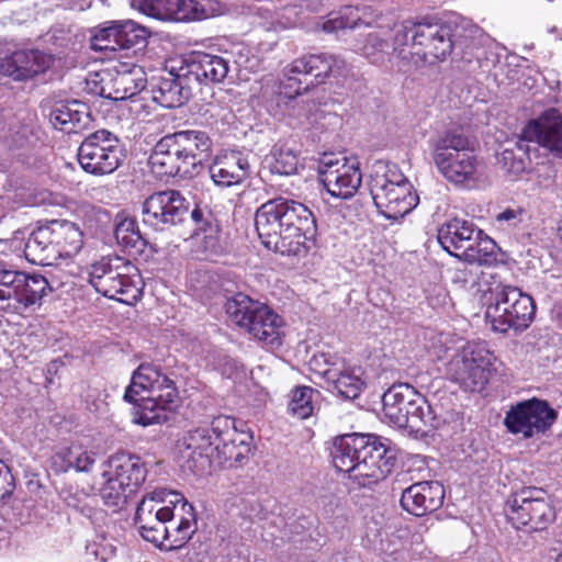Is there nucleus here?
I'll list each match as a JSON object with an SVG mask.
<instances>
[{
  "label": "nucleus",
  "instance_id": "nucleus-53",
  "mask_svg": "<svg viewBox=\"0 0 562 562\" xmlns=\"http://www.w3.org/2000/svg\"><path fill=\"white\" fill-rule=\"evenodd\" d=\"M525 214L526 213L521 207H508L496 215V221L501 225L507 224L508 227H517L518 224L522 222Z\"/></svg>",
  "mask_w": 562,
  "mask_h": 562
},
{
  "label": "nucleus",
  "instance_id": "nucleus-28",
  "mask_svg": "<svg viewBox=\"0 0 562 562\" xmlns=\"http://www.w3.org/2000/svg\"><path fill=\"white\" fill-rule=\"evenodd\" d=\"M183 70L190 76L193 88L222 82L228 74V61L221 56L193 52L183 59Z\"/></svg>",
  "mask_w": 562,
  "mask_h": 562
},
{
  "label": "nucleus",
  "instance_id": "nucleus-19",
  "mask_svg": "<svg viewBox=\"0 0 562 562\" xmlns=\"http://www.w3.org/2000/svg\"><path fill=\"white\" fill-rule=\"evenodd\" d=\"M288 198L279 196L265 202L255 214V227L262 245L276 252L288 256L285 224Z\"/></svg>",
  "mask_w": 562,
  "mask_h": 562
},
{
  "label": "nucleus",
  "instance_id": "nucleus-44",
  "mask_svg": "<svg viewBox=\"0 0 562 562\" xmlns=\"http://www.w3.org/2000/svg\"><path fill=\"white\" fill-rule=\"evenodd\" d=\"M266 162L271 173L290 176L296 172L299 158L293 149L282 145L273 147Z\"/></svg>",
  "mask_w": 562,
  "mask_h": 562
},
{
  "label": "nucleus",
  "instance_id": "nucleus-33",
  "mask_svg": "<svg viewBox=\"0 0 562 562\" xmlns=\"http://www.w3.org/2000/svg\"><path fill=\"white\" fill-rule=\"evenodd\" d=\"M113 475L126 487L128 493H136L147 476V467L143 459L126 451H119L109 460Z\"/></svg>",
  "mask_w": 562,
  "mask_h": 562
},
{
  "label": "nucleus",
  "instance_id": "nucleus-51",
  "mask_svg": "<svg viewBox=\"0 0 562 562\" xmlns=\"http://www.w3.org/2000/svg\"><path fill=\"white\" fill-rule=\"evenodd\" d=\"M137 31L147 32L146 27L132 20L109 21L100 25L99 32L95 35H131Z\"/></svg>",
  "mask_w": 562,
  "mask_h": 562
},
{
  "label": "nucleus",
  "instance_id": "nucleus-38",
  "mask_svg": "<svg viewBox=\"0 0 562 562\" xmlns=\"http://www.w3.org/2000/svg\"><path fill=\"white\" fill-rule=\"evenodd\" d=\"M405 414L407 415V424L403 425L402 428H407L414 432H426V428L437 429L445 424V419L436 413L420 393H418L412 406L408 407V411H405Z\"/></svg>",
  "mask_w": 562,
  "mask_h": 562
},
{
  "label": "nucleus",
  "instance_id": "nucleus-35",
  "mask_svg": "<svg viewBox=\"0 0 562 562\" xmlns=\"http://www.w3.org/2000/svg\"><path fill=\"white\" fill-rule=\"evenodd\" d=\"M172 136L180 145L188 161L193 166L198 172L211 151L213 142L207 132L202 130H182L172 133Z\"/></svg>",
  "mask_w": 562,
  "mask_h": 562
},
{
  "label": "nucleus",
  "instance_id": "nucleus-17",
  "mask_svg": "<svg viewBox=\"0 0 562 562\" xmlns=\"http://www.w3.org/2000/svg\"><path fill=\"white\" fill-rule=\"evenodd\" d=\"M318 173L322 184L335 198H352L361 186L362 175L358 161H349L345 156L324 154Z\"/></svg>",
  "mask_w": 562,
  "mask_h": 562
},
{
  "label": "nucleus",
  "instance_id": "nucleus-4",
  "mask_svg": "<svg viewBox=\"0 0 562 562\" xmlns=\"http://www.w3.org/2000/svg\"><path fill=\"white\" fill-rule=\"evenodd\" d=\"M528 142L562 154L561 112L555 108L546 110L539 117L527 123L515 143L497 153V164L506 173L517 177L529 169L531 160Z\"/></svg>",
  "mask_w": 562,
  "mask_h": 562
},
{
  "label": "nucleus",
  "instance_id": "nucleus-54",
  "mask_svg": "<svg viewBox=\"0 0 562 562\" xmlns=\"http://www.w3.org/2000/svg\"><path fill=\"white\" fill-rule=\"evenodd\" d=\"M13 490V476L9 468L0 460V502L9 497Z\"/></svg>",
  "mask_w": 562,
  "mask_h": 562
},
{
  "label": "nucleus",
  "instance_id": "nucleus-24",
  "mask_svg": "<svg viewBox=\"0 0 562 562\" xmlns=\"http://www.w3.org/2000/svg\"><path fill=\"white\" fill-rule=\"evenodd\" d=\"M91 78L87 79V83L98 85V78L103 81L104 78L101 72L90 75ZM147 76L143 67L138 65H122L121 69L116 70L115 75L111 78L112 91L106 92L103 86L100 89L92 88V91L111 100H126L135 97L142 92L147 86Z\"/></svg>",
  "mask_w": 562,
  "mask_h": 562
},
{
  "label": "nucleus",
  "instance_id": "nucleus-26",
  "mask_svg": "<svg viewBox=\"0 0 562 562\" xmlns=\"http://www.w3.org/2000/svg\"><path fill=\"white\" fill-rule=\"evenodd\" d=\"M193 89L190 76L181 66L178 72L171 70L166 76L155 79L151 83V97L161 106L172 109L187 103L192 97Z\"/></svg>",
  "mask_w": 562,
  "mask_h": 562
},
{
  "label": "nucleus",
  "instance_id": "nucleus-31",
  "mask_svg": "<svg viewBox=\"0 0 562 562\" xmlns=\"http://www.w3.org/2000/svg\"><path fill=\"white\" fill-rule=\"evenodd\" d=\"M168 494L172 497L169 502L173 505L175 516H179L178 524L169 527V535L165 541V548L173 550L182 548L192 538L196 530V520L192 504L177 492Z\"/></svg>",
  "mask_w": 562,
  "mask_h": 562
},
{
  "label": "nucleus",
  "instance_id": "nucleus-56",
  "mask_svg": "<svg viewBox=\"0 0 562 562\" xmlns=\"http://www.w3.org/2000/svg\"><path fill=\"white\" fill-rule=\"evenodd\" d=\"M9 543V537L7 530H0V549Z\"/></svg>",
  "mask_w": 562,
  "mask_h": 562
},
{
  "label": "nucleus",
  "instance_id": "nucleus-21",
  "mask_svg": "<svg viewBox=\"0 0 562 562\" xmlns=\"http://www.w3.org/2000/svg\"><path fill=\"white\" fill-rule=\"evenodd\" d=\"M213 435V422L210 427H198L189 430L180 440L179 452L184 465L194 474L206 473L214 463L218 446Z\"/></svg>",
  "mask_w": 562,
  "mask_h": 562
},
{
  "label": "nucleus",
  "instance_id": "nucleus-2",
  "mask_svg": "<svg viewBox=\"0 0 562 562\" xmlns=\"http://www.w3.org/2000/svg\"><path fill=\"white\" fill-rule=\"evenodd\" d=\"M349 67L345 60L326 53L308 54L296 58L289 66L288 82L283 85L281 95L288 97L294 104L290 115L296 117L300 123H312L316 120L318 106L310 99L296 100V97L310 89L334 79L340 83L349 75Z\"/></svg>",
  "mask_w": 562,
  "mask_h": 562
},
{
  "label": "nucleus",
  "instance_id": "nucleus-52",
  "mask_svg": "<svg viewBox=\"0 0 562 562\" xmlns=\"http://www.w3.org/2000/svg\"><path fill=\"white\" fill-rule=\"evenodd\" d=\"M335 357L330 353L321 352L314 355L310 360V369L325 380V372L331 371L337 367Z\"/></svg>",
  "mask_w": 562,
  "mask_h": 562
},
{
  "label": "nucleus",
  "instance_id": "nucleus-60",
  "mask_svg": "<svg viewBox=\"0 0 562 562\" xmlns=\"http://www.w3.org/2000/svg\"><path fill=\"white\" fill-rule=\"evenodd\" d=\"M415 40H416V36H413V37H412L413 46H415V45H416V44H415Z\"/></svg>",
  "mask_w": 562,
  "mask_h": 562
},
{
  "label": "nucleus",
  "instance_id": "nucleus-25",
  "mask_svg": "<svg viewBox=\"0 0 562 562\" xmlns=\"http://www.w3.org/2000/svg\"><path fill=\"white\" fill-rule=\"evenodd\" d=\"M445 487L438 481H422L406 487L401 495V507L411 515L423 517L443 505Z\"/></svg>",
  "mask_w": 562,
  "mask_h": 562
},
{
  "label": "nucleus",
  "instance_id": "nucleus-57",
  "mask_svg": "<svg viewBox=\"0 0 562 562\" xmlns=\"http://www.w3.org/2000/svg\"><path fill=\"white\" fill-rule=\"evenodd\" d=\"M53 369H54V370H56V361H53V362L48 366L47 371H48V372H52V370H53Z\"/></svg>",
  "mask_w": 562,
  "mask_h": 562
},
{
  "label": "nucleus",
  "instance_id": "nucleus-10",
  "mask_svg": "<svg viewBox=\"0 0 562 562\" xmlns=\"http://www.w3.org/2000/svg\"><path fill=\"white\" fill-rule=\"evenodd\" d=\"M492 295L485 318L494 331L505 334L509 329L521 331L528 328L536 312L530 295L510 285L496 288Z\"/></svg>",
  "mask_w": 562,
  "mask_h": 562
},
{
  "label": "nucleus",
  "instance_id": "nucleus-16",
  "mask_svg": "<svg viewBox=\"0 0 562 562\" xmlns=\"http://www.w3.org/2000/svg\"><path fill=\"white\" fill-rule=\"evenodd\" d=\"M557 417V412L548 402L533 397L512 406L506 413L504 425L510 434L528 439L543 435Z\"/></svg>",
  "mask_w": 562,
  "mask_h": 562
},
{
  "label": "nucleus",
  "instance_id": "nucleus-22",
  "mask_svg": "<svg viewBox=\"0 0 562 562\" xmlns=\"http://www.w3.org/2000/svg\"><path fill=\"white\" fill-rule=\"evenodd\" d=\"M285 243L288 256L305 255L314 245L317 235L316 218L303 203L289 199Z\"/></svg>",
  "mask_w": 562,
  "mask_h": 562
},
{
  "label": "nucleus",
  "instance_id": "nucleus-6",
  "mask_svg": "<svg viewBox=\"0 0 562 562\" xmlns=\"http://www.w3.org/2000/svg\"><path fill=\"white\" fill-rule=\"evenodd\" d=\"M437 239L450 256L468 263L490 266L496 261V243L471 221H448L438 229Z\"/></svg>",
  "mask_w": 562,
  "mask_h": 562
},
{
  "label": "nucleus",
  "instance_id": "nucleus-46",
  "mask_svg": "<svg viewBox=\"0 0 562 562\" xmlns=\"http://www.w3.org/2000/svg\"><path fill=\"white\" fill-rule=\"evenodd\" d=\"M359 21V9L352 5H344L339 10L328 13L322 30L326 33H336L355 27Z\"/></svg>",
  "mask_w": 562,
  "mask_h": 562
},
{
  "label": "nucleus",
  "instance_id": "nucleus-32",
  "mask_svg": "<svg viewBox=\"0 0 562 562\" xmlns=\"http://www.w3.org/2000/svg\"><path fill=\"white\" fill-rule=\"evenodd\" d=\"M418 392L407 383H397L389 387L382 395L384 417L397 427L407 424L405 411L412 406Z\"/></svg>",
  "mask_w": 562,
  "mask_h": 562
},
{
  "label": "nucleus",
  "instance_id": "nucleus-11",
  "mask_svg": "<svg viewBox=\"0 0 562 562\" xmlns=\"http://www.w3.org/2000/svg\"><path fill=\"white\" fill-rule=\"evenodd\" d=\"M505 514L515 528H526L529 532L546 530L557 517L550 495L536 486L512 493L505 504Z\"/></svg>",
  "mask_w": 562,
  "mask_h": 562
},
{
  "label": "nucleus",
  "instance_id": "nucleus-7",
  "mask_svg": "<svg viewBox=\"0 0 562 562\" xmlns=\"http://www.w3.org/2000/svg\"><path fill=\"white\" fill-rule=\"evenodd\" d=\"M224 310L228 319L254 339L270 348L281 346L283 319L266 303L239 292L227 297Z\"/></svg>",
  "mask_w": 562,
  "mask_h": 562
},
{
  "label": "nucleus",
  "instance_id": "nucleus-15",
  "mask_svg": "<svg viewBox=\"0 0 562 562\" xmlns=\"http://www.w3.org/2000/svg\"><path fill=\"white\" fill-rule=\"evenodd\" d=\"M52 291L48 280L40 273L0 269V301L7 303L5 310L33 306Z\"/></svg>",
  "mask_w": 562,
  "mask_h": 562
},
{
  "label": "nucleus",
  "instance_id": "nucleus-1",
  "mask_svg": "<svg viewBox=\"0 0 562 562\" xmlns=\"http://www.w3.org/2000/svg\"><path fill=\"white\" fill-rule=\"evenodd\" d=\"M330 457L334 467L348 473L360 487H371L383 481L396 462L394 451L380 437L358 432L336 437Z\"/></svg>",
  "mask_w": 562,
  "mask_h": 562
},
{
  "label": "nucleus",
  "instance_id": "nucleus-37",
  "mask_svg": "<svg viewBox=\"0 0 562 562\" xmlns=\"http://www.w3.org/2000/svg\"><path fill=\"white\" fill-rule=\"evenodd\" d=\"M113 233L117 245L132 255L142 254L147 246L136 218L124 212L115 215Z\"/></svg>",
  "mask_w": 562,
  "mask_h": 562
},
{
  "label": "nucleus",
  "instance_id": "nucleus-49",
  "mask_svg": "<svg viewBox=\"0 0 562 562\" xmlns=\"http://www.w3.org/2000/svg\"><path fill=\"white\" fill-rule=\"evenodd\" d=\"M367 539L371 548L380 554H392L401 546L400 538L389 529H378L373 535L368 531Z\"/></svg>",
  "mask_w": 562,
  "mask_h": 562
},
{
  "label": "nucleus",
  "instance_id": "nucleus-59",
  "mask_svg": "<svg viewBox=\"0 0 562 562\" xmlns=\"http://www.w3.org/2000/svg\"><path fill=\"white\" fill-rule=\"evenodd\" d=\"M559 233H560L561 238H562V224L559 226Z\"/></svg>",
  "mask_w": 562,
  "mask_h": 562
},
{
  "label": "nucleus",
  "instance_id": "nucleus-27",
  "mask_svg": "<svg viewBox=\"0 0 562 562\" xmlns=\"http://www.w3.org/2000/svg\"><path fill=\"white\" fill-rule=\"evenodd\" d=\"M54 61L53 55L38 49L18 50L1 64V69L13 80L24 81L44 74Z\"/></svg>",
  "mask_w": 562,
  "mask_h": 562
},
{
  "label": "nucleus",
  "instance_id": "nucleus-47",
  "mask_svg": "<svg viewBox=\"0 0 562 562\" xmlns=\"http://www.w3.org/2000/svg\"><path fill=\"white\" fill-rule=\"evenodd\" d=\"M133 494L128 493L127 487L113 474L106 479L100 490L103 503L114 509L122 508Z\"/></svg>",
  "mask_w": 562,
  "mask_h": 562
},
{
  "label": "nucleus",
  "instance_id": "nucleus-3",
  "mask_svg": "<svg viewBox=\"0 0 562 562\" xmlns=\"http://www.w3.org/2000/svg\"><path fill=\"white\" fill-rule=\"evenodd\" d=\"M124 400L135 405L133 422L144 427L168 420L179 403L175 381L154 363H140L133 372Z\"/></svg>",
  "mask_w": 562,
  "mask_h": 562
},
{
  "label": "nucleus",
  "instance_id": "nucleus-8",
  "mask_svg": "<svg viewBox=\"0 0 562 562\" xmlns=\"http://www.w3.org/2000/svg\"><path fill=\"white\" fill-rule=\"evenodd\" d=\"M89 282L105 297L133 304L142 296V277L136 266L119 256L103 257L93 263Z\"/></svg>",
  "mask_w": 562,
  "mask_h": 562
},
{
  "label": "nucleus",
  "instance_id": "nucleus-29",
  "mask_svg": "<svg viewBox=\"0 0 562 562\" xmlns=\"http://www.w3.org/2000/svg\"><path fill=\"white\" fill-rule=\"evenodd\" d=\"M209 175L215 186L229 188L249 177L250 165L243 153L232 150L214 159L209 167Z\"/></svg>",
  "mask_w": 562,
  "mask_h": 562
},
{
  "label": "nucleus",
  "instance_id": "nucleus-58",
  "mask_svg": "<svg viewBox=\"0 0 562 562\" xmlns=\"http://www.w3.org/2000/svg\"><path fill=\"white\" fill-rule=\"evenodd\" d=\"M555 562H562V552L555 558Z\"/></svg>",
  "mask_w": 562,
  "mask_h": 562
},
{
  "label": "nucleus",
  "instance_id": "nucleus-42",
  "mask_svg": "<svg viewBox=\"0 0 562 562\" xmlns=\"http://www.w3.org/2000/svg\"><path fill=\"white\" fill-rule=\"evenodd\" d=\"M147 37H90L89 47L102 53V58H113L117 53L128 56V50L136 44L147 45Z\"/></svg>",
  "mask_w": 562,
  "mask_h": 562
},
{
  "label": "nucleus",
  "instance_id": "nucleus-18",
  "mask_svg": "<svg viewBox=\"0 0 562 562\" xmlns=\"http://www.w3.org/2000/svg\"><path fill=\"white\" fill-rule=\"evenodd\" d=\"M166 490L154 491L144 497L136 508L135 524L144 540L157 547H165L169 535V527L166 526L175 518V508L164 506L157 508V503H162L169 495Z\"/></svg>",
  "mask_w": 562,
  "mask_h": 562
},
{
  "label": "nucleus",
  "instance_id": "nucleus-36",
  "mask_svg": "<svg viewBox=\"0 0 562 562\" xmlns=\"http://www.w3.org/2000/svg\"><path fill=\"white\" fill-rule=\"evenodd\" d=\"M24 256L29 262L40 266L58 261L47 224L31 232L24 245Z\"/></svg>",
  "mask_w": 562,
  "mask_h": 562
},
{
  "label": "nucleus",
  "instance_id": "nucleus-23",
  "mask_svg": "<svg viewBox=\"0 0 562 562\" xmlns=\"http://www.w3.org/2000/svg\"><path fill=\"white\" fill-rule=\"evenodd\" d=\"M148 164L159 177L191 178L196 175L172 134L161 137L155 145Z\"/></svg>",
  "mask_w": 562,
  "mask_h": 562
},
{
  "label": "nucleus",
  "instance_id": "nucleus-39",
  "mask_svg": "<svg viewBox=\"0 0 562 562\" xmlns=\"http://www.w3.org/2000/svg\"><path fill=\"white\" fill-rule=\"evenodd\" d=\"M88 117L87 105L77 100L57 103L49 114L53 125L67 132L83 127Z\"/></svg>",
  "mask_w": 562,
  "mask_h": 562
},
{
  "label": "nucleus",
  "instance_id": "nucleus-55",
  "mask_svg": "<svg viewBox=\"0 0 562 562\" xmlns=\"http://www.w3.org/2000/svg\"><path fill=\"white\" fill-rule=\"evenodd\" d=\"M240 513L250 520L263 518V507L255 498L243 499Z\"/></svg>",
  "mask_w": 562,
  "mask_h": 562
},
{
  "label": "nucleus",
  "instance_id": "nucleus-45",
  "mask_svg": "<svg viewBox=\"0 0 562 562\" xmlns=\"http://www.w3.org/2000/svg\"><path fill=\"white\" fill-rule=\"evenodd\" d=\"M319 393L310 386H299L292 391L288 411L300 419H306L314 413V398Z\"/></svg>",
  "mask_w": 562,
  "mask_h": 562
},
{
  "label": "nucleus",
  "instance_id": "nucleus-50",
  "mask_svg": "<svg viewBox=\"0 0 562 562\" xmlns=\"http://www.w3.org/2000/svg\"><path fill=\"white\" fill-rule=\"evenodd\" d=\"M438 26V19L432 15H420L406 19L402 22V30L398 31L402 35H439L438 31L432 32V29Z\"/></svg>",
  "mask_w": 562,
  "mask_h": 562
},
{
  "label": "nucleus",
  "instance_id": "nucleus-20",
  "mask_svg": "<svg viewBox=\"0 0 562 562\" xmlns=\"http://www.w3.org/2000/svg\"><path fill=\"white\" fill-rule=\"evenodd\" d=\"M213 435H216L218 449L214 463L218 467L233 468L241 463L250 452L249 436L239 432L236 420L229 416L220 415L213 418Z\"/></svg>",
  "mask_w": 562,
  "mask_h": 562
},
{
  "label": "nucleus",
  "instance_id": "nucleus-34",
  "mask_svg": "<svg viewBox=\"0 0 562 562\" xmlns=\"http://www.w3.org/2000/svg\"><path fill=\"white\" fill-rule=\"evenodd\" d=\"M57 259L77 255L83 246V233L80 227L66 220L47 223Z\"/></svg>",
  "mask_w": 562,
  "mask_h": 562
},
{
  "label": "nucleus",
  "instance_id": "nucleus-9",
  "mask_svg": "<svg viewBox=\"0 0 562 562\" xmlns=\"http://www.w3.org/2000/svg\"><path fill=\"white\" fill-rule=\"evenodd\" d=\"M432 159L439 172L457 186L474 184L477 177V159L468 136L447 132L432 147Z\"/></svg>",
  "mask_w": 562,
  "mask_h": 562
},
{
  "label": "nucleus",
  "instance_id": "nucleus-41",
  "mask_svg": "<svg viewBox=\"0 0 562 562\" xmlns=\"http://www.w3.org/2000/svg\"><path fill=\"white\" fill-rule=\"evenodd\" d=\"M188 220L191 224V237L203 234L205 239L212 240L221 233V222L207 204H194L192 210L189 209Z\"/></svg>",
  "mask_w": 562,
  "mask_h": 562
},
{
  "label": "nucleus",
  "instance_id": "nucleus-30",
  "mask_svg": "<svg viewBox=\"0 0 562 562\" xmlns=\"http://www.w3.org/2000/svg\"><path fill=\"white\" fill-rule=\"evenodd\" d=\"M139 10L158 20L194 21L206 18L194 0H139Z\"/></svg>",
  "mask_w": 562,
  "mask_h": 562
},
{
  "label": "nucleus",
  "instance_id": "nucleus-12",
  "mask_svg": "<svg viewBox=\"0 0 562 562\" xmlns=\"http://www.w3.org/2000/svg\"><path fill=\"white\" fill-rule=\"evenodd\" d=\"M496 356L484 341L468 342L447 366L448 378L469 392H481L496 370Z\"/></svg>",
  "mask_w": 562,
  "mask_h": 562
},
{
  "label": "nucleus",
  "instance_id": "nucleus-40",
  "mask_svg": "<svg viewBox=\"0 0 562 562\" xmlns=\"http://www.w3.org/2000/svg\"><path fill=\"white\" fill-rule=\"evenodd\" d=\"M325 382L346 400L357 398L364 386L362 379L352 369L345 367H336L334 370L325 372Z\"/></svg>",
  "mask_w": 562,
  "mask_h": 562
},
{
  "label": "nucleus",
  "instance_id": "nucleus-48",
  "mask_svg": "<svg viewBox=\"0 0 562 562\" xmlns=\"http://www.w3.org/2000/svg\"><path fill=\"white\" fill-rule=\"evenodd\" d=\"M427 46L430 48L428 52L415 50L413 55L418 56L426 63L432 64L437 60L445 59L452 50L453 43L451 37H426Z\"/></svg>",
  "mask_w": 562,
  "mask_h": 562
},
{
  "label": "nucleus",
  "instance_id": "nucleus-13",
  "mask_svg": "<svg viewBox=\"0 0 562 562\" xmlns=\"http://www.w3.org/2000/svg\"><path fill=\"white\" fill-rule=\"evenodd\" d=\"M190 202L177 190H162L150 194L143 203V224L156 233L182 236L188 222Z\"/></svg>",
  "mask_w": 562,
  "mask_h": 562
},
{
  "label": "nucleus",
  "instance_id": "nucleus-5",
  "mask_svg": "<svg viewBox=\"0 0 562 562\" xmlns=\"http://www.w3.org/2000/svg\"><path fill=\"white\" fill-rule=\"evenodd\" d=\"M368 186L378 212L387 220L403 218L418 204L412 183L395 164L376 160Z\"/></svg>",
  "mask_w": 562,
  "mask_h": 562
},
{
  "label": "nucleus",
  "instance_id": "nucleus-61",
  "mask_svg": "<svg viewBox=\"0 0 562 562\" xmlns=\"http://www.w3.org/2000/svg\"><path fill=\"white\" fill-rule=\"evenodd\" d=\"M560 322H561V324H562V313L560 314Z\"/></svg>",
  "mask_w": 562,
  "mask_h": 562
},
{
  "label": "nucleus",
  "instance_id": "nucleus-43",
  "mask_svg": "<svg viewBox=\"0 0 562 562\" xmlns=\"http://www.w3.org/2000/svg\"><path fill=\"white\" fill-rule=\"evenodd\" d=\"M97 453L80 445H71L58 453L63 461V469H75L77 472H90L95 463Z\"/></svg>",
  "mask_w": 562,
  "mask_h": 562
},
{
  "label": "nucleus",
  "instance_id": "nucleus-14",
  "mask_svg": "<svg viewBox=\"0 0 562 562\" xmlns=\"http://www.w3.org/2000/svg\"><path fill=\"white\" fill-rule=\"evenodd\" d=\"M77 156L81 168L93 176L113 173L126 157L120 137L105 128L88 134L81 142Z\"/></svg>",
  "mask_w": 562,
  "mask_h": 562
}]
</instances>
